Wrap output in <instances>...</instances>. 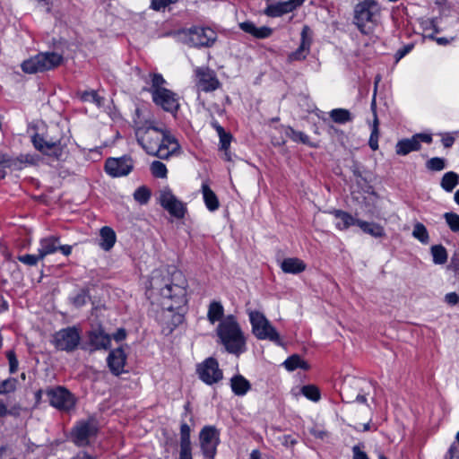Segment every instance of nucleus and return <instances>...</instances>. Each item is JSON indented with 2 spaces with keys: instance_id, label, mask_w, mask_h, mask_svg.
Listing matches in <instances>:
<instances>
[{
  "instance_id": "obj_1",
  "label": "nucleus",
  "mask_w": 459,
  "mask_h": 459,
  "mask_svg": "<svg viewBox=\"0 0 459 459\" xmlns=\"http://www.w3.org/2000/svg\"><path fill=\"white\" fill-rule=\"evenodd\" d=\"M68 142L69 137L57 125L48 127L44 134H35L32 136L36 150L57 160L62 159Z\"/></svg>"
},
{
  "instance_id": "obj_2",
  "label": "nucleus",
  "mask_w": 459,
  "mask_h": 459,
  "mask_svg": "<svg viewBox=\"0 0 459 459\" xmlns=\"http://www.w3.org/2000/svg\"><path fill=\"white\" fill-rule=\"evenodd\" d=\"M217 335L229 353L239 355L245 351L246 339L233 316H228L220 322Z\"/></svg>"
},
{
  "instance_id": "obj_3",
  "label": "nucleus",
  "mask_w": 459,
  "mask_h": 459,
  "mask_svg": "<svg viewBox=\"0 0 459 459\" xmlns=\"http://www.w3.org/2000/svg\"><path fill=\"white\" fill-rule=\"evenodd\" d=\"M380 7L376 0H363L354 8V21L358 29L364 34H369L377 22Z\"/></svg>"
},
{
  "instance_id": "obj_4",
  "label": "nucleus",
  "mask_w": 459,
  "mask_h": 459,
  "mask_svg": "<svg viewBox=\"0 0 459 459\" xmlns=\"http://www.w3.org/2000/svg\"><path fill=\"white\" fill-rule=\"evenodd\" d=\"M246 311L252 325V333L258 340H269L276 344H281L279 333L264 313L250 307H247Z\"/></svg>"
},
{
  "instance_id": "obj_5",
  "label": "nucleus",
  "mask_w": 459,
  "mask_h": 459,
  "mask_svg": "<svg viewBox=\"0 0 459 459\" xmlns=\"http://www.w3.org/2000/svg\"><path fill=\"white\" fill-rule=\"evenodd\" d=\"M173 279L178 282L167 283L160 290V296L171 301V304L168 305V309L170 311L186 305L187 302L186 280L181 273L174 274Z\"/></svg>"
},
{
  "instance_id": "obj_6",
  "label": "nucleus",
  "mask_w": 459,
  "mask_h": 459,
  "mask_svg": "<svg viewBox=\"0 0 459 459\" xmlns=\"http://www.w3.org/2000/svg\"><path fill=\"white\" fill-rule=\"evenodd\" d=\"M52 344L57 351L73 352L81 343V333L76 326H67L52 335Z\"/></svg>"
},
{
  "instance_id": "obj_7",
  "label": "nucleus",
  "mask_w": 459,
  "mask_h": 459,
  "mask_svg": "<svg viewBox=\"0 0 459 459\" xmlns=\"http://www.w3.org/2000/svg\"><path fill=\"white\" fill-rule=\"evenodd\" d=\"M186 42L195 48H211L217 41V32L210 27L193 26L186 30Z\"/></svg>"
},
{
  "instance_id": "obj_8",
  "label": "nucleus",
  "mask_w": 459,
  "mask_h": 459,
  "mask_svg": "<svg viewBox=\"0 0 459 459\" xmlns=\"http://www.w3.org/2000/svg\"><path fill=\"white\" fill-rule=\"evenodd\" d=\"M167 130L160 129L157 126H152L147 127H138L135 130V136L137 143L149 155L154 156L158 144L160 142V137L163 132Z\"/></svg>"
},
{
  "instance_id": "obj_9",
  "label": "nucleus",
  "mask_w": 459,
  "mask_h": 459,
  "mask_svg": "<svg viewBox=\"0 0 459 459\" xmlns=\"http://www.w3.org/2000/svg\"><path fill=\"white\" fill-rule=\"evenodd\" d=\"M199 443L205 459H214L220 443V432L214 426H204L199 433Z\"/></svg>"
},
{
  "instance_id": "obj_10",
  "label": "nucleus",
  "mask_w": 459,
  "mask_h": 459,
  "mask_svg": "<svg viewBox=\"0 0 459 459\" xmlns=\"http://www.w3.org/2000/svg\"><path fill=\"white\" fill-rule=\"evenodd\" d=\"M159 203L171 216L183 219L186 212V204L178 200L169 187L159 191Z\"/></svg>"
},
{
  "instance_id": "obj_11",
  "label": "nucleus",
  "mask_w": 459,
  "mask_h": 459,
  "mask_svg": "<svg viewBox=\"0 0 459 459\" xmlns=\"http://www.w3.org/2000/svg\"><path fill=\"white\" fill-rule=\"evenodd\" d=\"M199 378L206 385H212L223 378V372L216 359L210 357L196 367Z\"/></svg>"
},
{
  "instance_id": "obj_12",
  "label": "nucleus",
  "mask_w": 459,
  "mask_h": 459,
  "mask_svg": "<svg viewBox=\"0 0 459 459\" xmlns=\"http://www.w3.org/2000/svg\"><path fill=\"white\" fill-rule=\"evenodd\" d=\"M152 101L164 111L175 115L179 109L178 95L169 89L151 91Z\"/></svg>"
},
{
  "instance_id": "obj_13",
  "label": "nucleus",
  "mask_w": 459,
  "mask_h": 459,
  "mask_svg": "<svg viewBox=\"0 0 459 459\" xmlns=\"http://www.w3.org/2000/svg\"><path fill=\"white\" fill-rule=\"evenodd\" d=\"M47 396L49 403L60 411H67L75 404L73 394L66 388L62 386L48 389L47 391Z\"/></svg>"
},
{
  "instance_id": "obj_14",
  "label": "nucleus",
  "mask_w": 459,
  "mask_h": 459,
  "mask_svg": "<svg viewBox=\"0 0 459 459\" xmlns=\"http://www.w3.org/2000/svg\"><path fill=\"white\" fill-rule=\"evenodd\" d=\"M110 344V335L100 326L88 332L87 342L81 348L89 352H94L99 350H108Z\"/></svg>"
},
{
  "instance_id": "obj_15",
  "label": "nucleus",
  "mask_w": 459,
  "mask_h": 459,
  "mask_svg": "<svg viewBox=\"0 0 459 459\" xmlns=\"http://www.w3.org/2000/svg\"><path fill=\"white\" fill-rule=\"evenodd\" d=\"M432 136L429 134H415L411 138H404L397 142L395 145V153L400 156H405L411 152L420 151L421 143H431Z\"/></svg>"
},
{
  "instance_id": "obj_16",
  "label": "nucleus",
  "mask_w": 459,
  "mask_h": 459,
  "mask_svg": "<svg viewBox=\"0 0 459 459\" xmlns=\"http://www.w3.org/2000/svg\"><path fill=\"white\" fill-rule=\"evenodd\" d=\"M98 428L94 420L80 421L72 431V439L77 446L89 445V439L97 434Z\"/></svg>"
},
{
  "instance_id": "obj_17",
  "label": "nucleus",
  "mask_w": 459,
  "mask_h": 459,
  "mask_svg": "<svg viewBox=\"0 0 459 459\" xmlns=\"http://www.w3.org/2000/svg\"><path fill=\"white\" fill-rule=\"evenodd\" d=\"M197 78L196 87L199 91L212 92L221 85L213 70L208 67H197L195 70Z\"/></svg>"
},
{
  "instance_id": "obj_18",
  "label": "nucleus",
  "mask_w": 459,
  "mask_h": 459,
  "mask_svg": "<svg viewBox=\"0 0 459 459\" xmlns=\"http://www.w3.org/2000/svg\"><path fill=\"white\" fill-rule=\"evenodd\" d=\"M134 167L131 157L108 158L105 162V171L112 177L128 175Z\"/></svg>"
},
{
  "instance_id": "obj_19",
  "label": "nucleus",
  "mask_w": 459,
  "mask_h": 459,
  "mask_svg": "<svg viewBox=\"0 0 459 459\" xmlns=\"http://www.w3.org/2000/svg\"><path fill=\"white\" fill-rule=\"evenodd\" d=\"M64 59H24L21 64L22 70L26 74L43 73L63 64Z\"/></svg>"
},
{
  "instance_id": "obj_20",
  "label": "nucleus",
  "mask_w": 459,
  "mask_h": 459,
  "mask_svg": "<svg viewBox=\"0 0 459 459\" xmlns=\"http://www.w3.org/2000/svg\"><path fill=\"white\" fill-rule=\"evenodd\" d=\"M157 149H159V152L155 151L154 156L161 160H167L170 156L179 152L180 145L176 137L167 130L163 132Z\"/></svg>"
},
{
  "instance_id": "obj_21",
  "label": "nucleus",
  "mask_w": 459,
  "mask_h": 459,
  "mask_svg": "<svg viewBox=\"0 0 459 459\" xmlns=\"http://www.w3.org/2000/svg\"><path fill=\"white\" fill-rule=\"evenodd\" d=\"M306 0H288L267 4L264 13L269 17H280L299 7Z\"/></svg>"
},
{
  "instance_id": "obj_22",
  "label": "nucleus",
  "mask_w": 459,
  "mask_h": 459,
  "mask_svg": "<svg viewBox=\"0 0 459 459\" xmlns=\"http://www.w3.org/2000/svg\"><path fill=\"white\" fill-rule=\"evenodd\" d=\"M126 355L122 348L111 351L107 358V363L111 373L119 376L124 372Z\"/></svg>"
},
{
  "instance_id": "obj_23",
  "label": "nucleus",
  "mask_w": 459,
  "mask_h": 459,
  "mask_svg": "<svg viewBox=\"0 0 459 459\" xmlns=\"http://www.w3.org/2000/svg\"><path fill=\"white\" fill-rule=\"evenodd\" d=\"M191 429L187 423L183 422L180 425V450L179 459H191L192 457V444L190 440Z\"/></svg>"
},
{
  "instance_id": "obj_24",
  "label": "nucleus",
  "mask_w": 459,
  "mask_h": 459,
  "mask_svg": "<svg viewBox=\"0 0 459 459\" xmlns=\"http://www.w3.org/2000/svg\"><path fill=\"white\" fill-rule=\"evenodd\" d=\"M240 29L256 39H266L271 36L273 30L266 26L256 27L252 22L239 23Z\"/></svg>"
},
{
  "instance_id": "obj_25",
  "label": "nucleus",
  "mask_w": 459,
  "mask_h": 459,
  "mask_svg": "<svg viewBox=\"0 0 459 459\" xmlns=\"http://www.w3.org/2000/svg\"><path fill=\"white\" fill-rule=\"evenodd\" d=\"M306 268V264L297 257L285 258L281 263V269L285 273L298 274L304 272Z\"/></svg>"
},
{
  "instance_id": "obj_26",
  "label": "nucleus",
  "mask_w": 459,
  "mask_h": 459,
  "mask_svg": "<svg viewBox=\"0 0 459 459\" xmlns=\"http://www.w3.org/2000/svg\"><path fill=\"white\" fill-rule=\"evenodd\" d=\"M330 213L338 220L335 226L340 230H345L352 225H357V221H359L354 219L351 214L342 210L334 209L331 211Z\"/></svg>"
},
{
  "instance_id": "obj_27",
  "label": "nucleus",
  "mask_w": 459,
  "mask_h": 459,
  "mask_svg": "<svg viewBox=\"0 0 459 459\" xmlns=\"http://www.w3.org/2000/svg\"><path fill=\"white\" fill-rule=\"evenodd\" d=\"M230 387L236 395L243 396L251 389V384L242 375L238 374L231 377Z\"/></svg>"
},
{
  "instance_id": "obj_28",
  "label": "nucleus",
  "mask_w": 459,
  "mask_h": 459,
  "mask_svg": "<svg viewBox=\"0 0 459 459\" xmlns=\"http://www.w3.org/2000/svg\"><path fill=\"white\" fill-rule=\"evenodd\" d=\"M100 247L105 251H109L117 240L114 230L108 226L102 227L100 231Z\"/></svg>"
},
{
  "instance_id": "obj_29",
  "label": "nucleus",
  "mask_w": 459,
  "mask_h": 459,
  "mask_svg": "<svg viewBox=\"0 0 459 459\" xmlns=\"http://www.w3.org/2000/svg\"><path fill=\"white\" fill-rule=\"evenodd\" d=\"M202 193L207 209L211 212L218 210L220 206L219 199L207 184L202 185Z\"/></svg>"
},
{
  "instance_id": "obj_30",
  "label": "nucleus",
  "mask_w": 459,
  "mask_h": 459,
  "mask_svg": "<svg viewBox=\"0 0 459 459\" xmlns=\"http://www.w3.org/2000/svg\"><path fill=\"white\" fill-rule=\"evenodd\" d=\"M59 238L56 237H48L40 240V247L39 248V257H44L53 254L57 250Z\"/></svg>"
},
{
  "instance_id": "obj_31",
  "label": "nucleus",
  "mask_w": 459,
  "mask_h": 459,
  "mask_svg": "<svg viewBox=\"0 0 459 459\" xmlns=\"http://www.w3.org/2000/svg\"><path fill=\"white\" fill-rule=\"evenodd\" d=\"M357 225L363 232L369 234L372 237L382 238L385 235L384 228L377 223L359 220L357 221Z\"/></svg>"
},
{
  "instance_id": "obj_32",
  "label": "nucleus",
  "mask_w": 459,
  "mask_h": 459,
  "mask_svg": "<svg viewBox=\"0 0 459 459\" xmlns=\"http://www.w3.org/2000/svg\"><path fill=\"white\" fill-rule=\"evenodd\" d=\"M212 126L216 130L220 137V150L228 151L232 140L231 134L226 132L216 120L212 122Z\"/></svg>"
},
{
  "instance_id": "obj_33",
  "label": "nucleus",
  "mask_w": 459,
  "mask_h": 459,
  "mask_svg": "<svg viewBox=\"0 0 459 459\" xmlns=\"http://www.w3.org/2000/svg\"><path fill=\"white\" fill-rule=\"evenodd\" d=\"M360 381L356 378H351L348 381H345L342 386L341 395L343 402L352 403L354 402L355 394L351 392V387L358 388L359 386Z\"/></svg>"
},
{
  "instance_id": "obj_34",
  "label": "nucleus",
  "mask_w": 459,
  "mask_h": 459,
  "mask_svg": "<svg viewBox=\"0 0 459 459\" xmlns=\"http://www.w3.org/2000/svg\"><path fill=\"white\" fill-rule=\"evenodd\" d=\"M283 366L288 371H294L297 368H302L304 370L309 369L307 362L302 359L299 354L290 356L283 362Z\"/></svg>"
},
{
  "instance_id": "obj_35",
  "label": "nucleus",
  "mask_w": 459,
  "mask_h": 459,
  "mask_svg": "<svg viewBox=\"0 0 459 459\" xmlns=\"http://www.w3.org/2000/svg\"><path fill=\"white\" fill-rule=\"evenodd\" d=\"M224 315V309L221 302L212 301L209 305L207 317L208 320L214 324L217 321H222V317Z\"/></svg>"
},
{
  "instance_id": "obj_36",
  "label": "nucleus",
  "mask_w": 459,
  "mask_h": 459,
  "mask_svg": "<svg viewBox=\"0 0 459 459\" xmlns=\"http://www.w3.org/2000/svg\"><path fill=\"white\" fill-rule=\"evenodd\" d=\"M329 116L337 124H345L353 120L351 113L345 108H334L330 111Z\"/></svg>"
},
{
  "instance_id": "obj_37",
  "label": "nucleus",
  "mask_w": 459,
  "mask_h": 459,
  "mask_svg": "<svg viewBox=\"0 0 459 459\" xmlns=\"http://www.w3.org/2000/svg\"><path fill=\"white\" fill-rule=\"evenodd\" d=\"M458 184L459 175L453 171L445 173L440 183L442 188L446 192H452Z\"/></svg>"
},
{
  "instance_id": "obj_38",
  "label": "nucleus",
  "mask_w": 459,
  "mask_h": 459,
  "mask_svg": "<svg viewBox=\"0 0 459 459\" xmlns=\"http://www.w3.org/2000/svg\"><path fill=\"white\" fill-rule=\"evenodd\" d=\"M430 250L434 264H444L446 263L447 252L442 245L432 246Z\"/></svg>"
},
{
  "instance_id": "obj_39",
  "label": "nucleus",
  "mask_w": 459,
  "mask_h": 459,
  "mask_svg": "<svg viewBox=\"0 0 459 459\" xmlns=\"http://www.w3.org/2000/svg\"><path fill=\"white\" fill-rule=\"evenodd\" d=\"M285 134L295 143H301L303 144L312 146L309 137L303 132L296 131L292 127L288 126L285 129Z\"/></svg>"
},
{
  "instance_id": "obj_40",
  "label": "nucleus",
  "mask_w": 459,
  "mask_h": 459,
  "mask_svg": "<svg viewBox=\"0 0 459 459\" xmlns=\"http://www.w3.org/2000/svg\"><path fill=\"white\" fill-rule=\"evenodd\" d=\"M412 236L420 241L422 244H428L429 241V235L427 228L421 222H416L413 226Z\"/></svg>"
},
{
  "instance_id": "obj_41",
  "label": "nucleus",
  "mask_w": 459,
  "mask_h": 459,
  "mask_svg": "<svg viewBox=\"0 0 459 459\" xmlns=\"http://www.w3.org/2000/svg\"><path fill=\"white\" fill-rule=\"evenodd\" d=\"M88 299H90V291L88 288H82L81 289L78 293L70 298V302L75 307L79 308L84 306Z\"/></svg>"
},
{
  "instance_id": "obj_42",
  "label": "nucleus",
  "mask_w": 459,
  "mask_h": 459,
  "mask_svg": "<svg viewBox=\"0 0 459 459\" xmlns=\"http://www.w3.org/2000/svg\"><path fill=\"white\" fill-rule=\"evenodd\" d=\"M78 95L81 99V100L85 102H92L97 104L98 106H100L102 104V98H100L96 91L91 90V91H84L82 92H78Z\"/></svg>"
},
{
  "instance_id": "obj_43",
  "label": "nucleus",
  "mask_w": 459,
  "mask_h": 459,
  "mask_svg": "<svg viewBox=\"0 0 459 459\" xmlns=\"http://www.w3.org/2000/svg\"><path fill=\"white\" fill-rule=\"evenodd\" d=\"M309 27L305 25L301 30V43L297 50L299 55H302L305 52V50L308 49L310 47L311 39L309 37Z\"/></svg>"
},
{
  "instance_id": "obj_44",
  "label": "nucleus",
  "mask_w": 459,
  "mask_h": 459,
  "mask_svg": "<svg viewBox=\"0 0 459 459\" xmlns=\"http://www.w3.org/2000/svg\"><path fill=\"white\" fill-rule=\"evenodd\" d=\"M151 171L153 177L159 178H165L168 173L166 165L159 160H154L152 162Z\"/></svg>"
},
{
  "instance_id": "obj_45",
  "label": "nucleus",
  "mask_w": 459,
  "mask_h": 459,
  "mask_svg": "<svg viewBox=\"0 0 459 459\" xmlns=\"http://www.w3.org/2000/svg\"><path fill=\"white\" fill-rule=\"evenodd\" d=\"M17 160L12 159L6 154L0 153V179L5 177V169L16 166Z\"/></svg>"
},
{
  "instance_id": "obj_46",
  "label": "nucleus",
  "mask_w": 459,
  "mask_h": 459,
  "mask_svg": "<svg viewBox=\"0 0 459 459\" xmlns=\"http://www.w3.org/2000/svg\"><path fill=\"white\" fill-rule=\"evenodd\" d=\"M378 138H379V130H378V119L377 115L375 114L374 126L371 131V134L368 140V145L373 150L376 151L378 149Z\"/></svg>"
},
{
  "instance_id": "obj_47",
  "label": "nucleus",
  "mask_w": 459,
  "mask_h": 459,
  "mask_svg": "<svg viewBox=\"0 0 459 459\" xmlns=\"http://www.w3.org/2000/svg\"><path fill=\"white\" fill-rule=\"evenodd\" d=\"M426 168L431 171H441L446 168V160L439 157L431 158L426 162Z\"/></svg>"
},
{
  "instance_id": "obj_48",
  "label": "nucleus",
  "mask_w": 459,
  "mask_h": 459,
  "mask_svg": "<svg viewBox=\"0 0 459 459\" xmlns=\"http://www.w3.org/2000/svg\"><path fill=\"white\" fill-rule=\"evenodd\" d=\"M17 379L9 377L0 383V394H7L16 390Z\"/></svg>"
},
{
  "instance_id": "obj_49",
  "label": "nucleus",
  "mask_w": 459,
  "mask_h": 459,
  "mask_svg": "<svg viewBox=\"0 0 459 459\" xmlns=\"http://www.w3.org/2000/svg\"><path fill=\"white\" fill-rule=\"evenodd\" d=\"M301 393L311 401L317 402L320 399L319 389L313 385H304L301 388Z\"/></svg>"
},
{
  "instance_id": "obj_50",
  "label": "nucleus",
  "mask_w": 459,
  "mask_h": 459,
  "mask_svg": "<svg viewBox=\"0 0 459 459\" xmlns=\"http://www.w3.org/2000/svg\"><path fill=\"white\" fill-rule=\"evenodd\" d=\"M446 222L453 232H459V215L450 212L444 214Z\"/></svg>"
},
{
  "instance_id": "obj_51",
  "label": "nucleus",
  "mask_w": 459,
  "mask_h": 459,
  "mask_svg": "<svg viewBox=\"0 0 459 459\" xmlns=\"http://www.w3.org/2000/svg\"><path fill=\"white\" fill-rule=\"evenodd\" d=\"M151 197V191L146 186L138 187L134 193V198L140 204H147Z\"/></svg>"
},
{
  "instance_id": "obj_52",
  "label": "nucleus",
  "mask_w": 459,
  "mask_h": 459,
  "mask_svg": "<svg viewBox=\"0 0 459 459\" xmlns=\"http://www.w3.org/2000/svg\"><path fill=\"white\" fill-rule=\"evenodd\" d=\"M179 0H151L150 7L157 12L164 11L169 5L178 3Z\"/></svg>"
},
{
  "instance_id": "obj_53",
  "label": "nucleus",
  "mask_w": 459,
  "mask_h": 459,
  "mask_svg": "<svg viewBox=\"0 0 459 459\" xmlns=\"http://www.w3.org/2000/svg\"><path fill=\"white\" fill-rule=\"evenodd\" d=\"M42 257H39V253L38 255H22L18 256V260L27 265L34 266L38 264L39 260H42Z\"/></svg>"
},
{
  "instance_id": "obj_54",
  "label": "nucleus",
  "mask_w": 459,
  "mask_h": 459,
  "mask_svg": "<svg viewBox=\"0 0 459 459\" xmlns=\"http://www.w3.org/2000/svg\"><path fill=\"white\" fill-rule=\"evenodd\" d=\"M423 28L426 33V37L433 39V34L438 32L437 29L436 21L434 19H428L427 21H425L423 22Z\"/></svg>"
},
{
  "instance_id": "obj_55",
  "label": "nucleus",
  "mask_w": 459,
  "mask_h": 459,
  "mask_svg": "<svg viewBox=\"0 0 459 459\" xmlns=\"http://www.w3.org/2000/svg\"><path fill=\"white\" fill-rule=\"evenodd\" d=\"M6 357L9 361V371L11 374H13L18 369V359L13 351H9L6 353Z\"/></svg>"
},
{
  "instance_id": "obj_56",
  "label": "nucleus",
  "mask_w": 459,
  "mask_h": 459,
  "mask_svg": "<svg viewBox=\"0 0 459 459\" xmlns=\"http://www.w3.org/2000/svg\"><path fill=\"white\" fill-rule=\"evenodd\" d=\"M447 270L452 271L455 273L456 278H459V253L455 254L449 264L447 265Z\"/></svg>"
},
{
  "instance_id": "obj_57",
  "label": "nucleus",
  "mask_w": 459,
  "mask_h": 459,
  "mask_svg": "<svg viewBox=\"0 0 459 459\" xmlns=\"http://www.w3.org/2000/svg\"><path fill=\"white\" fill-rule=\"evenodd\" d=\"M364 446L363 443H359L352 447V459H369L367 454L361 450Z\"/></svg>"
},
{
  "instance_id": "obj_58",
  "label": "nucleus",
  "mask_w": 459,
  "mask_h": 459,
  "mask_svg": "<svg viewBox=\"0 0 459 459\" xmlns=\"http://www.w3.org/2000/svg\"><path fill=\"white\" fill-rule=\"evenodd\" d=\"M164 83L165 80L163 79L162 75L158 74H153L152 79V88L150 89V91H155L157 89H165L164 87H162Z\"/></svg>"
},
{
  "instance_id": "obj_59",
  "label": "nucleus",
  "mask_w": 459,
  "mask_h": 459,
  "mask_svg": "<svg viewBox=\"0 0 459 459\" xmlns=\"http://www.w3.org/2000/svg\"><path fill=\"white\" fill-rule=\"evenodd\" d=\"M445 301L450 306L459 304V295L456 292H449L445 296Z\"/></svg>"
},
{
  "instance_id": "obj_60",
  "label": "nucleus",
  "mask_w": 459,
  "mask_h": 459,
  "mask_svg": "<svg viewBox=\"0 0 459 459\" xmlns=\"http://www.w3.org/2000/svg\"><path fill=\"white\" fill-rule=\"evenodd\" d=\"M126 337V331L124 328H119L113 334V338L116 342H121L125 340Z\"/></svg>"
},
{
  "instance_id": "obj_61",
  "label": "nucleus",
  "mask_w": 459,
  "mask_h": 459,
  "mask_svg": "<svg viewBox=\"0 0 459 459\" xmlns=\"http://www.w3.org/2000/svg\"><path fill=\"white\" fill-rule=\"evenodd\" d=\"M297 443V440L290 435H285L282 437V444L286 446H292Z\"/></svg>"
},
{
  "instance_id": "obj_62",
  "label": "nucleus",
  "mask_w": 459,
  "mask_h": 459,
  "mask_svg": "<svg viewBox=\"0 0 459 459\" xmlns=\"http://www.w3.org/2000/svg\"><path fill=\"white\" fill-rule=\"evenodd\" d=\"M367 394L363 389H360L359 393L355 394L354 402L365 403L367 402Z\"/></svg>"
},
{
  "instance_id": "obj_63",
  "label": "nucleus",
  "mask_w": 459,
  "mask_h": 459,
  "mask_svg": "<svg viewBox=\"0 0 459 459\" xmlns=\"http://www.w3.org/2000/svg\"><path fill=\"white\" fill-rule=\"evenodd\" d=\"M412 48V45H407L403 47V48L399 49L396 53V57H403L407 54L410 53V51Z\"/></svg>"
},
{
  "instance_id": "obj_64",
  "label": "nucleus",
  "mask_w": 459,
  "mask_h": 459,
  "mask_svg": "<svg viewBox=\"0 0 459 459\" xmlns=\"http://www.w3.org/2000/svg\"><path fill=\"white\" fill-rule=\"evenodd\" d=\"M71 459H96L94 456L91 455L89 453L87 452H80L79 454H77L76 456L71 458Z\"/></svg>"
}]
</instances>
